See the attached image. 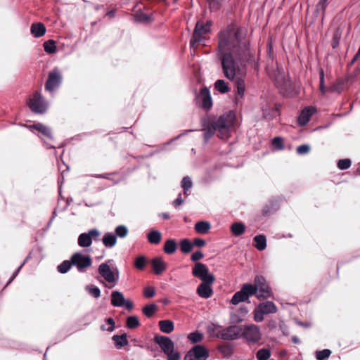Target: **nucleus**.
I'll return each mask as SVG.
<instances>
[{"label":"nucleus","mask_w":360,"mask_h":360,"mask_svg":"<svg viewBox=\"0 0 360 360\" xmlns=\"http://www.w3.org/2000/svg\"><path fill=\"white\" fill-rule=\"evenodd\" d=\"M200 99L202 101V107L205 110H210L212 106V98L209 90L207 88H202L200 90Z\"/></svg>","instance_id":"nucleus-18"},{"label":"nucleus","mask_w":360,"mask_h":360,"mask_svg":"<svg viewBox=\"0 0 360 360\" xmlns=\"http://www.w3.org/2000/svg\"><path fill=\"white\" fill-rule=\"evenodd\" d=\"M241 337L248 342L257 343L262 338V333L259 326L250 324L241 326Z\"/></svg>","instance_id":"nucleus-7"},{"label":"nucleus","mask_w":360,"mask_h":360,"mask_svg":"<svg viewBox=\"0 0 360 360\" xmlns=\"http://www.w3.org/2000/svg\"><path fill=\"white\" fill-rule=\"evenodd\" d=\"M256 356L257 360H268L271 356L270 350L268 349H261L257 352Z\"/></svg>","instance_id":"nucleus-43"},{"label":"nucleus","mask_w":360,"mask_h":360,"mask_svg":"<svg viewBox=\"0 0 360 360\" xmlns=\"http://www.w3.org/2000/svg\"><path fill=\"white\" fill-rule=\"evenodd\" d=\"M180 354L178 352H175V354L167 356V360H179Z\"/></svg>","instance_id":"nucleus-57"},{"label":"nucleus","mask_w":360,"mask_h":360,"mask_svg":"<svg viewBox=\"0 0 360 360\" xmlns=\"http://www.w3.org/2000/svg\"><path fill=\"white\" fill-rule=\"evenodd\" d=\"M235 119V114L232 111L221 115L217 120L203 117L201 120V124L205 141L207 142L211 139L216 131H218L221 139L228 138Z\"/></svg>","instance_id":"nucleus-2"},{"label":"nucleus","mask_w":360,"mask_h":360,"mask_svg":"<svg viewBox=\"0 0 360 360\" xmlns=\"http://www.w3.org/2000/svg\"><path fill=\"white\" fill-rule=\"evenodd\" d=\"M147 239L150 244H159L162 240V233L158 230H152L148 233Z\"/></svg>","instance_id":"nucleus-28"},{"label":"nucleus","mask_w":360,"mask_h":360,"mask_svg":"<svg viewBox=\"0 0 360 360\" xmlns=\"http://www.w3.org/2000/svg\"><path fill=\"white\" fill-rule=\"evenodd\" d=\"M211 228L210 222L207 221H200L195 224V231L200 234L207 233Z\"/></svg>","instance_id":"nucleus-26"},{"label":"nucleus","mask_w":360,"mask_h":360,"mask_svg":"<svg viewBox=\"0 0 360 360\" xmlns=\"http://www.w3.org/2000/svg\"><path fill=\"white\" fill-rule=\"evenodd\" d=\"M100 236L101 232L97 229H92L79 236L78 245L82 248H88L91 245L93 240H98Z\"/></svg>","instance_id":"nucleus-12"},{"label":"nucleus","mask_w":360,"mask_h":360,"mask_svg":"<svg viewBox=\"0 0 360 360\" xmlns=\"http://www.w3.org/2000/svg\"><path fill=\"white\" fill-rule=\"evenodd\" d=\"M72 264L70 260H65L60 265L58 266V271L61 274L67 273L71 268Z\"/></svg>","instance_id":"nucleus-45"},{"label":"nucleus","mask_w":360,"mask_h":360,"mask_svg":"<svg viewBox=\"0 0 360 360\" xmlns=\"http://www.w3.org/2000/svg\"><path fill=\"white\" fill-rule=\"evenodd\" d=\"M62 82V75L60 71L55 68L49 73L48 79L45 84V89L49 92L53 91L59 87Z\"/></svg>","instance_id":"nucleus-13"},{"label":"nucleus","mask_w":360,"mask_h":360,"mask_svg":"<svg viewBox=\"0 0 360 360\" xmlns=\"http://www.w3.org/2000/svg\"><path fill=\"white\" fill-rule=\"evenodd\" d=\"M259 309L265 314H274L277 311V307L273 302L266 301L258 305Z\"/></svg>","instance_id":"nucleus-23"},{"label":"nucleus","mask_w":360,"mask_h":360,"mask_svg":"<svg viewBox=\"0 0 360 360\" xmlns=\"http://www.w3.org/2000/svg\"><path fill=\"white\" fill-rule=\"evenodd\" d=\"M151 265L156 275L162 274L167 269V264L161 257L153 258L151 260Z\"/></svg>","instance_id":"nucleus-19"},{"label":"nucleus","mask_w":360,"mask_h":360,"mask_svg":"<svg viewBox=\"0 0 360 360\" xmlns=\"http://www.w3.org/2000/svg\"><path fill=\"white\" fill-rule=\"evenodd\" d=\"M310 150V147L307 144H303L301 146H299L297 149V153L299 155H305L307 154Z\"/></svg>","instance_id":"nucleus-52"},{"label":"nucleus","mask_w":360,"mask_h":360,"mask_svg":"<svg viewBox=\"0 0 360 360\" xmlns=\"http://www.w3.org/2000/svg\"><path fill=\"white\" fill-rule=\"evenodd\" d=\"M71 263L77 267L79 272L84 273L91 266L92 259L89 255L77 252L71 256Z\"/></svg>","instance_id":"nucleus-5"},{"label":"nucleus","mask_w":360,"mask_h":360,"mask_svg":"<svg viewBox=\"0 0 360 360\" xmlns=\"http://www.w3.org/2000/svg\"><path fill=\"white\" fill-rule=\"evenodd\" d=\"M98 271L99 274L108 283H115L116 278L115 274L111 270L110 266L106 263H102L99 265Z\"/></svg>","instance_id":"nucleus-16"},{"label":"nucleus","mask_w":360,"mask_h":360,"mask_svg":"<svg viewBox=\"0 0 360 360\" xmlns=\"http://www.w3.org/2000/svg\"><path fill=\"white\" fill-rule=\"evenodd\" d=\"M217 338L224 340H234L241 337V326L236 325L230 326L217 331L215 334Z\"/></svg>","instance_id":"nucleus-8"},{"label":"nucleus","mask_w":360,"mask_h":360,"mask_svg":"<svg viewBox=\"0 0 360 360\" xmlns=\"http://www.w3.org/2000/svg\"><path fill=\"white\" fill-rule=\"evenodd\" d=\"M316 112V109L314 106L305 107L300 112L297 122L300 126L306 125L310 120L311 117Z\"/></svg>","instance_id":"nucleus-17"},{"label":"nucleus","mask_w":360,"mask_h":360,"mask_svg":"<svg viewBox=\"0 0 360 360\" xmlns=\"http://www.w3.org/2000/svg\"><path fill=\"white\" fill-rule=\"evenodd\" d=\"M204 257V254L202 251L198 250L192 253L191 256V260L197 263L198 261Z\"/></svg>","instance_id":"nucleus-51"},{"label":"nucleus","mask_w":360,"mask_h":360,"mask_svg":"<svg viewBox=\"0 0 360 360\" xmlns=\"http://www.w3.org/2000/svg\"><path fill=\"white\" fill-rule=\"evenodd\" d=\"M255 295V288L251 283H245L241 287L240 290L236 292L231 300V303L236 305L242 302H245L248 299Z\"/></svg>","instance_id":"nucleus-6"},{"label":"nucleus","mask_w":360,"mask_h":360,"mask_svg":"<svg viewBox=\"0 0 360 360\" xmlns=\"http://www.w3.org/2000/svg\"><path fill=\"white\" fill-rule=\"evenodd\" d=\"M252 285L255 288V295L259 300L266 299L272 296L271 288L262 276H256Z\"/></svg>","instance_id":"nucleus-4"},{"label":"nucleus","mask_w":360,"mask_h":360,"mask_svg":"<svg viewBox=\"0 0 360 360\" xmlns=\"http://www.w3.org/2000/svg\"><path fill=\"white\" fill-rule=\"evenodd\" d=\"M255 247L259 251L264 250L266 247V239L264 235H257L255 236Z\"/></svg>","instance_id":"nucleus-32"},{"label":"nucleus","mask_w":360,"mask_h":360,"mask_svg":"<svg viewBox=\"0 0 360 360\" xmlns=\"http://www.w3.org/2000/svg\"><path fill=\"white\" fill-rule=\"evenodd\" d=\"M124 305L129 310H130L133 308V303L129 300L125 301V303Z\"/></svg>","instance_id":"nucleus-59"},{"label":"nucleus","mask_w":360,"mask_h":360,"mask_svg":"<svg viewBox=\"0 0 360 360\" xmlns=\"http://www.w3.org/2000/svg\"><path fill=\"white\" fill-rule=\"evenodd\" d=\"M43 46L47 53L52 54L56 52L57 48L54 40L50 39L45 41Z\"/></svg>","instance_id":"nucleus-37"},{"label":"nucleus","mask_w":360,"mask_h":360,"mask_svg":"<svg viewBox=\"0 0 360 360\" xmlns=\"http://www.w3.org/2000/svg\"><path fill=\"white\" fill-rule=\"evenodd\" d=\"M192 243L193 244V247L196 246L198 248H202L206 245L205 240L199 238H195Z\"/></svg>","instance_id":"nucleus-54"},{"label":"nucleus","mask_w":360,"mask_h":360,"mask_svg":"<svg viewBox=\"0 0 360 360\" xmlns=\"http://www.w3.org/2000/svg\"><path fill=\"white\" fill-rule=\"evenodd\" d=\"M109 175H110V174H98V175L96 176V178H102V179H110Z\"/></svg>","instance_id":"nucleus-60"},{"label":"nucleus","mask_w":360,"mask_h":360,"mask_svg":"<svg viewBox=\"0 0 360 360\" xmlns=\"http://www.w3.org/2000/svg\"><path fill=\"white\" fill-rule=\"evenodd\" d=\"M112 340L114 341L116 348L121 349L123 347L128 345L127 335L126 333H123L121 335H115L112 336Z\"/></svg>","instance_id":"nucleus-25"},{"label":"nucleus","mask_w":360,"mask_h":360,"mask_svg":"<svg viewBox=\"0 0 360 360\" xmlns=\"http://www.w3.org/2000/svg\"><path fill=\"white\" fill-rule=\"evenodd\" d=\"M29 107L32 112L43 114L46 111L47 103L41 94L36 91L30 99Z\"/></svg>","instance_id":"nucleus-9"},{"label":"nucleus","mask_w":360,"mask_h":360,"mask_svg":"<svg viewBox=\"0 0 360 360\" xmlns=\"http://www.w3.org/2000/svg\"><path fill=\"white\" fill-rule=\"evenodd\" d=\"M30 129H34L49 139H53L51 129L41 123L34 124L28 127Z\"/></svg>","instance_id":"nucleus-22"},{"label":"nucleus","mask_w":360,"mask_h":360,"mask_svg":"<svg viewBox=\"0 0 360 360\" xmlns=\"http://www.w3.org/2000/svg\"><path fill=\"white\" fill-rule=\"evenodd\" d=\"M187 338L191 343L196 344L202 341L204 335L202 332L196 330L188 334Z\"/></svg>","instance_id":"nucleus-34"},{"label":"nucleus","mask_w":360,"mask_h":360,"mask_svg":"<svg viewBox=\"0 0 360 360\" xmlns=\"http://www.w3.org/2000/svg\"><path fill=\"white\" fill-rule=\"evenodd\" d=\"M325 87H324V76H323V71L321 70L320 73V90L322 94H324L325 92Z\"/></svg>","instance_id":"nucleus-55"},{"label":"nucleus","mask_w":360,"mask_h":360,"mask_svg":"<svg viewBox=\"0 0 360 360\" xmlns=\"http://www.w3.org/2000/svg\"><path fill=\"white\" fill-rule=\"evenodd\" d=\"M106 15L108 16L109 18L115 17V10H111V11H108L106 13Z\"/></svg>","instance_id":"nucleus-61"},{"label":"nucleus","mask_w":360,"mask_h":360,"mask_svg":"<svg viewBox=\"0 0 360 360\" xmlns=\"http://www.w3.org/2000/svg\"><path fill=\"white\" fill-rule=\"evenodd\" d=\"M193 183L189 176H184L181 181V187L184 189V193L186 196L189 195L188 191L191 188Z\"/></svg>","instance_id":"nucleus-39"},{"label":"nucleus","mask_w":360,"mask_h":360,"mask_svg":"<svg viewBox=\"0 0 360 360\" xmlns=\"http://www.w3.org/2000/svg\"><path fill=\"white\" fill-rule=\"evenodd\" d=\"M125 303L124 295L117 290L111 293V304L114 307H122Z\"/></svg>","instance_id":"nucleus-20"},{"label":"nucleus","mask_w":360,"mask_h":360,"mask_svg":"<svg viewBox=\"0 0 360 360\" xmlns=\"http://www.w3.org/2000/svg\"><path fill=\"white\" fill-rule=\"evenodd\" d=\"M155 295V288L152 286H148L143 290V295L146 298H151Z\"/></svg>","instance_id":"nucleus-48"},{"label":"nucleus","mask_w":360,"mask_h":360,"mask_svg":"<svg viewBox=\"0 0 360 360\" xmlns=\"http://www.w3.org/2000/svg\"><path fill=\"white\" fill-rule=\"evenodd\" d=\"M263 117L266 120H271L278 114V108L276 106L270 108L269 107H264L262 108Z\"/></svg>","instance_id":"nucleus-35"},{"label":"nucleus","mask_w":360,"mask_h":360,"mask_svg":"<svg viewBox=\"0 0 360 360\" xmlns=\"http://www.w3.org/2000/svg\"><path fill=\"white\" fill-rule=\"evenodd\" d=\"M183 203V200L181 198V194L179 193L177 198L173 202V205L174 207H178Z\"/></svg>","instance_id":"nucleus-56"},{"label":"nucleus","mask_w":360,"mask_h":360,"mask_svg":"<svg viewBox=\"0 0 360 360\" xmlns=\"http://www.w3.org/2000/svg\"><path fill=\"white\" fill-rule=\"evenodd\" d=\"M272 144L279 150H283L284 148L283 141L282 138H281V137H278V136L275 137L272 140Z\"/></svg>","instance_id":"nucleus-53"},{"label":"nucleus","mask_w":360,"mask_h":360,"mask_svg":"<svg viewBox=\"0 0 360 360\" xmlns=\"http://www.w3.org/2000/svg\"><path fill=\"white\" fill-rule=\"evenodd\" d=\"M46 30V27L41 22L33 23L30 27L31 34L36 38L44 36Z\"/></svg>","instance_id":"nucleus-21"},{"label":"nucleus","mask_w":360,"mask_h":360,"mask_svg":"<svg viewBox=\"0 0 360 360\" xmlns=\"http://www.w3.org/2000/svg\"><path fill=\"white\" fill-rule=\"evenodd\" d=\"M209 357L208 350L201 345L192 347L185 355L184 360H207Z\"/></svg>","instance_id":"nucleus-10"},{"label":"nucleus","mask_w":360,"mask_h":360,"mask_svg":"<svg viewBox=\"0 0 360 360\" xmlns=\"http://www.w3.org/2000/svg\"><path fill=\"white\" fill-rule=\"evenodd\" d=\"M214 89L221 94L227 93L229 88L224 79H218L214 83Z\"/></svg>","instance_id":"nucleus-36"},{"label":"nucleus","mask_w":360,"mask_h":360,"mask_svg":"<svg viewBox=\"0 0 360 360\" xmlns=\"http://www.w3.org/2000/svg\"><path fill=\"white\" fill-rule=\"evenodd\" d=\"M332 46L334 49L338 46V34L336 32H335L333 35V41L332 44Z\"/></svg>","instance_id":"nucleus-58"},{"label":"nucleus","mask_w":360,"mask_h":360,"mask_svg":"<svg viewBox=\"0 0 360 360\" xmlns=\"http://www.w3.org/2000/svg\"><path fill=\"white\" fill-rule=\"evenodd\" d=\"M193 248V244L188 238H184L180 241V250L184 254H188Z\"/></svg>","instance_id":"nucleus-33"},{"label":"nucleus","mask_w":360,"mask_h":360,"mask_svg":"<svg viewBox=\"0 0 360 360\" xmlns=\"http://www.w3.org/2000/svg\"><path fill=\"white\" fill-rule=\"evenodd\" d=\"M215 280L204 281L198 286L196 292L199 297L207 299L210 298L213 294V290L212 288V284Z\"/></svg>","instance_id":"nucleus-15"},{"label":"nucleus","mask_w":360,"mask_h":360,"mask_svg":"<svg viewBox=\"0 0 360 360\" xmlns=\"http://www.w3.org/2000/svg\"><path fill=\"white\" fill-rule=\"evenodd\" d=\"M105 247L110 248L114 247L117 243V237L112 233H105L102 239Z\"/></svg>","instance_id":"nucleus-24"},{"label":"nucleus","mask_w":360,"mask_h":360,"mask_svg":"<svg viewBox=\"0 0 360 360\" xmlns=\"http://www.w3.org/2000/svg\"><path fill=\"white\" fill-rule=\"evenodd\" d=\"M115 232L116 237L117 236L122 238H125L127 236L129 231L126 226L120 225L115 228Z\"/></svg>","instance_id":"nucleus-42"},{"label":"nucleus","mask_w":360,"mask_h":360,"mask_svg":"<svg viewBox=\"0 0 360 360\" xmlns=\"http://www.w3.org/2000/svg\"><path fill=\"white\" fill-rule=\"evenodd\" d=\"M265 314L262 312V310L257 307L254 311V320L256 322H262L264 320V315Z\"/></svg>","instance_id":"nucleus-49"},{"label":"nucleus","mask_w":360,"mask_h":360,"mask_svg":"<svg viewBox=\"0 0 360 360\" xmlns=\"http://www.w3.org/2000/svg\"><path fill=\"white\" fill-rule=\"evenodd\" d=\"M292 342L294 344H299L300 342L299 338L295 335L292 337Z\"/></svg>","instance_id":"nucleus-63"},{"label":"nucleus","mask_w":360,"mask_h":360,"mask_svg":"<svg viewBox=\"0 0 360 360\" xmlns=\"http://www.w3.org/2000/svg\"><path fill=\"white\" fill-rule=\"evenodd\" d=\"M177 249V243L174 239H168L165 242L163 250L166 254L172 255Z\"/></svg>","instance_id":"nucleus-30"},{"label":"nucleus","mask_w":360,"mask_h":360,"mask_svg":"<svg viewBox=\"0 0 360 360\" xmlns=\"http://www.w3.org/2000/svg\"><path fill=\"white\" fill-rule=\"evenodd\" d=\"M134 20L136 22L146 23L153 20L151 14H147L141 11H138L134 15Z\"/></svg>","instance_id":"nucleus-27"},{"label":"nucleus","mask_w":360,"mask_h":360,"mask_svg":"<svg viewBox=\"0 0 360 360\" xmlns=\"http://www.w3.org/2000/svg\"><path fill=\"white\" fill-rule=\"evenodd\" d=\"M161 216L164 219H166V220H167L170 218L169 213H167V212L162 213Z\"/></svg>","instance_id":"nucleus-64"},{"label":"nucleus","mask_w":360,"mask_h":360,"mask_svg":"<svg viewBox=\"0 0 360 360\" xmlns=\"http://www.w3.org/2000/svg\"><path fill=\"white\" fill-rule=\"evenodd\" d=\"M157 309V305L153 303L145 306L142 311L145 316L150 318L156 312Z\"/></svg>","instance_id":"nucleus-40"},{"label":"nucleus","mask_w":360,"mask_h":360,"mask_svg":"<svg viewBox=\"0 0 360 360\" xmlns=\"http://www.w3.org/2000/svg\"><path fill=\"white\" fill-rule=\"evenodd\" d=\"M231 231L233 236H240L244 233L245 226L242 222H236L231 226Z\"/></svg>","instance_id":"nucleus-31"},{"label":"nucleus","mask_w":360,"mask_h":360,"mask_svg":"<svg viewBox=\"0 0 360 360\" xmlns=\"http://www.w3.org/2000/svg\"><path fill=\"white\" fill-rule=\"evenodd\" d=\"M351 164V160L349 158L339 160V169H347L350 167Z\"/></svg>","instance_id":"nucleus-47"},{"label":"nucleus","mask_w":360,"mask_h":360,"mask_svg":"<svg viewBox=\"0 0 360 360\" xmlns=\"http://www.w3.org/2000/svg\"><path fill=\"white\" fill-rule=\"evenodd\" d=\"M154 340L167 356L175 354L176 352H174V345L169 338L165 336H155Z\"/></svg>","instance_id":"nucleus-14"},{"label":"nucleus","mask_w":360,"mask_h":360,"mask_svg":"<svg viewBox=\"0 0 360 360\" xmlns=\"http://www.w3.org/2000/svg\"><path fill=\"white\" fill-rule=\"evenodd\" d=\"M126 325L128 328L134 329L140 326V321L136 316H130L127 319Z\"/></svg>","instance_id":"nucleus-38"},{"label":"nucleus","mask_w":360,"mask_h":360,"mask_svg":"<svg viewBox=\"0 0 360 360\" xmlns=\"http://www.w3.org/2000/svg\"><path fill=\"white\" fill-rule=\"evenodd\" d=\"M147 264V259L144 256H139L134 262L135 267L139 270H143Z\"/></svg>","instance_id":"nucleus-44"},{"label":"nucleus","mask_w":360,"mask_h":360,"mask_svg":"<svg viewBox=\"0 0 360 360\" xmlns=\"http://www.w3.org/2000/svg\"><path fill=\"white\" fill-rule=\"evenodd\" d=\"M86 290H88L89 293L95 298H98L101 296L100 289L95 285H88L86 286Z\"/></svg>","instance_id":"nucleus-46"},{"label":"nucleus","mask_w":360,"mask_h":360,"mask_svg":"<svg viewBox=\"0 0 360 360\" xmlns=\"http://www.w3.org/2000/svg\"><path fill=\"white\" fill-rule=\"evenodd\" d=\"M192 275L201 281L215 280L214 276L210 273L207 266L201 262H197L193 266Z\"/></svg>","instance_id":"nucleus-11"},{"label":"nucleus","mask_w":360,"mask_h":360,"mask_svg":"<svg viewBox=\"0 0 360 360\" xmlns=\"http://www.w3.org/2000/svg\"><path fill=\"white\" fill-rule=\"evenodd\" d=\"M328 0H320L319 3V6L321 7V8H325L326 4Z\"/></svg>","instance_id":"nucleus-62"},{"label":"nucleus","mask_w":360,"mask_h":360,"mask_svg":"<svg viewBox=\"0 0 360 360\" xmlns=\"http://www.w3.org/2000/svg\"><path fill=\"white\" fill-rule=\"evenodd\" d=\"M331 354V351L328 349H324L321 351L314 352L315 357L317 360H327Z\"/></svg>","instance_id":"nucleus-41"},{"label":"nucleus","mask_w":360,"mask_h":360,"mask_svg":"<svg viewBox=\"0 0 360 360\" xmlns=\"http://www.w3.org/2000/svg\"><path fill=\"white\" fill-rule=\"evenodd\" d=\"M247 29L231 23L217 34V58L224 77L235 81L237 96L243 98L245 91V66L250 58V41Z\"/></svg>","instance_id":"nucleus-1"},{"label":"nucleus","mask_w":360,"mask_h":360,"mask_svg":"<svg viewBox=\"0 0 360 360\" xmlns=\"http://www.w3.org/2000/svg\"><path fill=\"white\" fill-rule=\"evenodd\" d=\"M158 326L162 332L165 333H170L174 329V323L170 320H161L158 323Z\"/></svg>","instance_id":"nucleus-29"},{"label":"nucleus","mask_w":360,"mask_h":360,"mask_svg":"<svg viewBox=\"0 0 360 360\" xmlns=\"http://www.w3.org/2000/svg\"><path fill=\"white\" fill-rule=\"evenodd\" d=\"M212 25L211 20L206 22L198 21L195 27L193 37L190 41L191 48H194L205 41L206 35L210 32V27Z\"/></svg>","instance_id":"nucleus-3"},{"label":"nucleus","mask_w":360,"mask_h":360,"mask_svg":"<svg viewBox=\"0 0 360 360\" xmlns=\"http://www.w3.org/2000/svg\"><path fill=\"white\" fill-rule=\"evenodd\" d=\"M106 323L109 325V327L106 328L105 327V326H102L101 327V329L102 330H107V331H108V332H112V331H113V330H115V321H114L113 319H112V318H110H110H108V319H106Z\"/></svg>","instance_id":"nucleus-50"}]
</instances>
